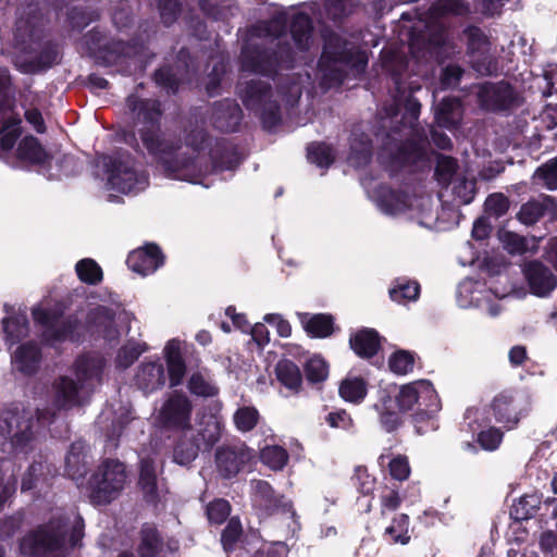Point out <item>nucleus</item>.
<instances>
[{"instance_id": "72a5a7b5", "label": "nucleus", "mask_w": 557, "mask_h": 557, "mask_svg": "<svg viewBox=\"0 0 557 557\" xmlns=\"http://www.w3.org/2000/svg\"><path fill=\"white\" fill-rule=\"evenodd\" d=\"M138 553L140 557H164V545L152 527L143 528Z\"/></svg>"}, {"instance_id": "2eb2a0df", "label": "nucleus", "mask_w": 557, "mask_h": 557, "mask_svg": "<svg viewBox=\"0 0 557 557\" xmlns=\"http://www.w3.org/2000/svg\"><path fill=\"white\" fill-rule=\"evenodd\" d=\"M191 404L182 394L173 393L159 411V420L166 426L185 429L189 425Z\"/></svg>"}, {"instance_id": "09e8293b", "label": "nucleus", "mask_w": 557, "mask_h": 557, "mask_svg": "<svg viewBox=\"0 0 557 557\" xmlns=\"http://www.w3.org/2000/svg\"><path fill=\"white\" fill-rule=\"evenodd\" d=\"M420 292V287L416 282L398 281L396 285L389 289L392 300L403 304L416 300Z\"/></svg>"}, {"instance_id": "3c124183", "label": "nucleus", "mask_w": 557, "mask_h": 557, "mask_svg": "<svg viewBox=\"0 0 557 557\" xmlns=\"http://www.w3.org/2000/svg\"><path fill=\"white\" fill-rule=\"evenodd\" d=\"M469 11L467 4L461 0H437L431 8L433 17L446 14L462 15Z\"/></svg>"}, {"instance_id": "a211bd4d", "label": "nucleus", "mask_w": 557, "mask_h": 557, "mask_svg": "<svg viewBox=\"0 0 557 557\" xmlns=\"http://www.w3.org/2000/svg\"><path fill=\"white\" fill-rule=\"evenodd\" d=\"M465 33L468 38V51L473 69L482 75L490 74L492 72V63L486 57L490 50V42L486 36L478 27H469Z\"/></svg>"}, {"instance_id": "79ce46f5", "label": "nucleus", "mask_w": 557, "mask_h": 557, "mask_svg": "<svg viewBox=\"0 0 557 557\" xmlns=\"http://www.w3.org/2000/svg\"><path fill=\"white\" fill-rule=\"evenodd\" d=\"M451 194L457 205H468L472 201L475 194V182L471 178L456 177L451 182Z\"/></svg>"}, {"instance_id": "bb28decb", "label": "nucleus", "mask_w": 557, "mask_h": 557, "mask_svg": "<svg viewBox=\"0 0 557 557\" xmlns=\"http://www.w3.org/2000/svg\"><path fill=\"white\" fill-rule=\"evenodd\" d=\"M40 362V351L36 344L21 345L12 355L13 368L23 373L32 374L37 371Z\"/></svg>"}, {"instance_id": "6e6d98bb", "label": "nucleus", "mask_w": 557, "mask_h": 557, "mask_svg": "<svg viewBox=\"0 0 557 557\" xmlns=\"http://www.w3.org/2000/svg\"><path fill=\"white\" fill-rule=\"evenodd\" d=\"M259 420V413L253 407H242L234 413V423L242 432L252 430Z\"/></svg>"}, {"instance_id": "0eeeda50", "label": "nucleus", "mask_w": 557, "mask_h": 557, "mask_svg": "<svg viewBox=\"0 0 557 557\" xmlns=\"http://www.w3.org/2000/svg\"><path fill=\"white\" fill-rule=\"evenodd\" d=\"M367 63L364 52L356 50L337 35H332L325 40L319 62L321 85L324 88L337 86L344 81L348 69L359 73Z\"/></svg>"}, {"instance_id": "dca6fc26", "label": "nucleus", "mask_w": 557, "mask_h": 557, "mask_svg": "<svg viewBox=\"0 0 557 557\" xmlns=\"http://www.w3.org/2000/svg\"><path fill=\"white\" fill-rule=\"evenodd\" d=\"M476 94L481 106L492 111L509 109L516 100L512 88L503 82L482 84Z\"/></svg>"}, {"instance_id": "ea45409f", "label": "nucleus", "mask_w": 557, "mask_h": 557, "mask_svg": "<svg viewBox=\"0 0 557 557\" xmlns=\"http://www.w3.org/2000/svg\"><path fill=\"white\" fill-rule=\"evenodd\" d=\"M367 394L366 382L361 377H347L339 386V395L350 403L361 401Z\"/></svg>"}, {"instance_id": "de8ad7c7", "label": "nucleus", "mask_w": 557, "mask_h": 557, "mask_svg": "<svg viewBox=\"0 0 557 557\" xmlns=\"http://www.w3.org/2000/svg\"><path fill=\"white\" fill-rule=\"evenodd\" d=\"M188 388L193 394L202 397L215 396L219 391L211 379L201 372L191 374L188 381Z\"/></svg>"}, {"instance_id": "f8f14e48", "label": "nucleus", "mask_w": 557, "mask_h": 557, "mask_svg": "<svg viewBox=\"0 0 557 557\" xmlns=\"http://www.w3.org/2000/svg\"><path fill=\"white\" fill-rule=\"evenodd\" d=\"M530 396L524 391H504L495 396L491 407L495 420L506 429H513L520 418L528 412Z\"/></svg>"}, {"instance_id": "864d4df0", "label": "nucleus", "mask_w": 557, "mask_h": 557, "mask_svg": "<svg viewBox=\"0 0 557 557\" xmlns=\"http://www.w3.org/2000/svg\"><path fill=\"white\" fill-rule=\"evenodd\" d=\"M388 366L391 371L396 374H407L413 369L414 357L407 350H398L391 356Z\"/></svg>"}, {"instance_id": "7ed1b4c3", "label": "nucleus", "mask_w": 557, "mask_h": 557, "mask_svg": "<svg viewBox=\"0 0 557 557\" xmlns=\"http://www.w3.org/2000/svg\"><path fill=\"white\" fill-rule=\"evenodd\" d=\"M61 314L60 308L48 311L38 306L33 309L34 320L40 325L44 339L50 344L66 339L76 341L86 334H98L109 344H115L120 337L117 323H126L129 320L127 313H120L115 318L110 309L90 304L65 320H61Z\"/></svg>"}, {"instance_id": "774afa93", "label": "nucleus", "mask_w": 557, "mask_h": 557, "mask_svg": "<svg viewBox=\"0 0 557 557\" xmlns=\"http://www.w3.org/2000/svg\"><path fill=\"white\" fill-rule=\"evenodd\" d=\"M388 468L391 475L398 481L407 480L410 474L409 462L405 456L393 458L388 463Z\"/></svg>"}, {"instance_id": "4d7b16f0", "label": "nucleus", "mask_w": 557, "mask_h": 557, "mask_svg": "<svg viewBox=\"0 0 557 557\" xmlns=\"http://www.w3.org/2000/svg\"><path fill=\"white\" fill-rule=\"evenodd\" d=\"M21 120L9 119L7 120L0 133V145L2 150L8 151L13 148L17 137L20 136Z\"/></svg>"}, {"instance_id": "e433bc0d", "label": "nucleus", "mask_w": 557, "mask_h": 557, "mask_svg": "<svg viewBox=\"0 0 557 557\" xmlns=\"http://www.w3.org/2000/svg\"><path fill=\"white\" fill-rule=\"evenodd\" d=\"M17 157L20 160L29 163H42L47 159V153L33 136L25 137L18 145Z\"/></svg>"}, {"instance_id": "58836bf2", "label": "nucleus", "mask_w": 557, "mask_h": 557, "mask_svg": "<svg viewBox=\"0 0 557 557\" xmlns=\"http://www.w3.org/2000/svg\"><path fill=\"white\" fill-rule=\"evenodd\" d=\"M302 324L305 330L315 337H326L333 329L332 318L326 314H314L312 317L304 314Z\"/></svg>"}, {"instance_id": "0e129e2a", "label": "nucleus", "mask_w": 557, "mask_h": 557, "mask_svg": "<svg viewBox=\"0 0 557 557\" xmlns=\"http://www.w3.org/2000/svg\"><path fill=\"white\" fill-rule=\"evenodd\" d=\"M242 534V525L238 519H230L222 533V544L225 550H232Z\"/></svg>"}, {"instance_id": "13d9d810", "label": "nucleus", "mask_w": 557, "mask_h": 557, "mask_svg": "<svg viewBox=\"0 0 557 557\" xmlns=\"http://www.w3.org/2000/svg\"><path fill=\"white\" fill-rule=\"evenodd\" d=\"M456 168H457V163L453 158L446 157V156H440L437 159V165H436V171H435L437 181L442 185L450 184L454 181L453 176L456 172Z\"/></svg>"}, {"instance_id": "4be33fe9", "label": "nucleus", "mask_w": 557, "mask_h": 557, "mask_svg": "<svg viewBox=\"0 0 557 557\" xmlns=\"http://www.w3.org/2000/svg\"><path fill=\"white\" fill-rule=\"evenodd\" d=\"M127 265L134 272L141 275L153 273L163 263V256L158 246L153 244L146 245L132 251L127 257Z\"/></svg>"}, {"instance_id": "4c0bfd02", "label": "nucleus", "mask_w": 557, "mask_h": 557, "mask_svg": "<svg viewBox=\"0 0 557 557\" xmlns=\"http://www.w3.org/2000/svg\"><path fill=\"white\" fill-rule=\"evenodd\" d=\"M278 381L287 388L297 392L302 379L299 368L289 360H282L276 366Z\"/></svg>"}, {"instance_id": "f3484780", "label": "nucleus", "mask_w": 557, "mask_h": 557, "mask_svg": "<svg viewBox=\"0 0 557 557\" xmlns=\"http://www.w3.org/2000/svg\"><path fill=\"white\" fill-rule=\"evenodd\" d=\"M523 274L533 295L548 296L557 286V277L549 268L539 261H530L523 267Z\"/></svg>"}, {"instance_id": "6e6552de", "label": "nucleus", "mask_w": 557, "mask_h": 557, "mask_svg": "<svg viewBox=\"0 0 557 557\" xmlns=\"http://www.w3.org/2000/svg\"><path fill=\"white\" fill-rule=\"evenodd\" d=\"M253 505L267 515H275V520L283 525V536L294 537L300 530V522L293 503L283 496H275L271 485L265 481H252Z\"/></svg>"}, {"instance_id": "37998d69", "label": "nucleus", "mask_w": 557, "mask_h": 557, "mask_svg": "<svg viewBox=\"0 0 557 557\" xmlns=\"http://www.w3.org/2000/svg\"><path fill=\"white\" fill-rule=\"evenodd\" d=\"M535 184L542 185L549 190L557 189V157L548 160L540 166L534 175Z\"/></svg>"}, {"instance_id": "423d86ee", "label": "nucleus", "mask_w": 557, "mask_h": 557, "mask_svg": "<svg viewBox=\"0 0 557 557\" xmlns=\"http://www.w3.org/2000/svg\"><path fill=\"white\" fill-rule=\"evenodd\" d=\"M104 360L99 355H86L75 362V380L61 376L53 385L54 405L71 408L82 405L100 383Z\"/></svg>"}, {"instance_id": "69168bd1", "label": "nucleus", "mask_w": 557, "mask_h": 557, "mask_svg": "<svg viewBox=\"0 0 557 557\" xmlns=\"http://www.w3.org/2000/svg\"><path fill=\"white\" fill-rule=\"evenodd\" d=\"M288 546L282 542L265 543L251 557H287Z\"/></svg>"}, {"instance_id": "cd10ccee", "label": "nucleus", "mask_w": 557, "mask_h": 557, "mask_svg": "<svg viewBox=\"0 0 557 557\" xmlns=\"http://www.w3.org/2000/svg\"><path fill=\"white\" fill-rule=\"evenodd\" d=\"M462 109L461 103L456 98H445L438 104L435 119L441 127L451 129L461 121Z\"/></svg>"}, {"instance_id": "9b49d317", "label": "nucleus", "mask_w": 557, "mask_h": 557, "mask_svg": "<svg viewBox=\"0 0 557 557\" xmlns=\"http://www.w3.org/2000/svg\"><path fill=\"white\" fill-rule=\"evenodd\" d=\"M509 295L507 289H485L479 282L463 281L458 287V304L462 308H481L491 317H497L502 307L493 297L502 299Z\"/></svg>"}, {"instance_id": "a878e982", "label": "nucleus", "mask_w": 557, "mask_h": 557, "mask_svg": "<svg viewBox=\"0 0 557 557\" xmlns=\"http://www.w3.org/2000/svg\"><path fill=\"white\" fill-rule=\"evenodd\" d=\"M375 202L381 211L391 215L403 213L412 206L407 195L384 186L377 190Z\"/></svg>"}, {"instance_id": "8fccbe9b", "label": "nucleus", "mask_w": 557, "mask_h": 557, "mask_svg": "<svg viewBox=\"0 0 557 557\" xmlns=\"http://www.w3.org/2000/svg\"><path fill=\"white\" fill-rule=\"evenodd\" d=\"M308 160L319 168H327L334 161V153L330 146L314 143L308 147Z\"/></svg>"}, {"instance_id": "20e7f679", "label": "nucleus", "mask_w": 557, "mask_h": 557, "mask_svg": "<svg viewBox=\"0 0 557 557\" xmlns=\"http://www.w3.org/2000/svg\"><path fill=\"white\" fill-rule=\"evenodd\" d=\"M384 66L393 73L397 95L394 103L384 108L383 127H386L387 120L391 123L398 122L400 108L405 110L400 120L401 126L394 127L387 134L389 141L386 144L385 150L392 154L391 162L393 164L400 166L417 164L425 160L429 145L426 138L414 128L420 114V103L412 97V92L420 89V86H410V92L407 95L406 87L398 78L399 73L388 62H385Z\"/></svg>"}, {"instance_id": "c756f323", "label": "nucleus", "mask_w": 557, "mask_h": 557, "mask_svg": "<svg viewBox=\"0 0 557 557\" xmlns=\"http://www.w3.org/2000/svg\"><path fill=\"white\" fill-rule=\"evenodd\" d=\"M85 449L84 443L76 442L71 446L65 458V471L75 481L83 479L87 471Z\"/></svg>"}, {"instance_id": "603ef678", "label": "nucleus", "mask_w": 557, "mask_h": 557, "mask_svg": "<svg viewBox=\"0 0 557 557\" xmlns=\"http://www.w3.org/2000/svg\"><path fill=\"white\" fill-rule=\"evenodd\" d=\"M541 500L536 494L524 495L513 506L516 519L525 520L531 518L540 508Z\"/></svg>"}, {"instance_id": "e2e57ef3", "label": "nucleus", "mask_w": 557, "mask_h": 557, "mask_svg": "<svg viewBox=\"0 0 557 557\" xmlns=\"http://www.w3.org/2000/svg\"><path fill=\"white\" fill-rule=\"evenodd\" d=\"M509 209V201L507 197L502 194L490 195L485 200V210L490 215L499 218L504 215Z\"/></svg>"}, {"instance_id": "a19ab883", "label": "nucleus", "mask_w": 557, "mask_h": 557, "mask_svg": "<svg viewBox=\"0 0 557 557\" xmlns=\"http://www.w3.org/2000/svg\"><path fill=\"white\" fill-rule=\"evenodd\" d=\"M409 517L400 513L393 519V523L385 529L384 535L392 543L407 544L410 540L408 535Z\"/></svg>"}, {"instance_id": "7c9ffc66", "label": "nucleus", "mask_w": 557, "mask_h": 557, "mask_svg": "<svg viewBox=\"0 0 557 557\" xmlns=\"http://www.w3.org/2000/svg\"><path fill=\"white\" fill-rule=\"evenodd\" d=\"M379 345V334L374 330H361L350 337V346L360 357H372L376 354Z\"/></svg>"}, {"instance_id": "393cba45", "label": "nucleus", "mask_w": 557, "mask_h": 557, "mask_svg": "<svg viewBox=\"0 0 557 557\" xmlns=\"http://www.w3.org/2000/svg\"><path fill=\"white\" fill-rule=\"evenodd\" d=\"M163 355L166 361L170 386H178L185 376L186 364L182 356V343L178 339H170L164 349Z\"/></svg>"}, {"instance_id": "c9c22d12", "label": "nucleus", "mask_w": 557, "mask_h": 557, "mask_svg": "<svg viewBox=\"0 0 557 557\" xmlns=\"http://www.w3.org/2000/svg\"><path fill=\"white\" fill-rule=\"evenodd\" d=\"M348 162L356 168L368 164L371 159V146L368 136L361 134L359 137L354 135Z\"/></svg>"}, {"instance_id": "2f4dec72", "label": "nucleus", "mask_w": 557, "mask_h": 557, "mask_svg": "<svg viewBox=\"0 0 557 557\" xmlns=\"http://www.w3.org/2000/svg\"><path fill=\"white\" fill-rule=\"evenodd\" d=\"M223 431L221 419L214 414L202 417L198 434L195 435L206 447L213 446L220 441Z\"/></svg>"}, {"instance_id": "39448f33", "label": "nucleus", "mask_w": 557, "mask_h": 557, "mask_svg": "<svg viewBox=\"0 0 557 557\" xmlns=\"http://www.w3.org/2000/svg\"><path fill=\"white\" fill-rule=\"evenodd\" d=\"M72 516V521L70 518L54 517L48 523L28 533L21 541V553L28 557H67L65 534L71 531L72 547L78 546L84 536L82 517L76 513Z\"/></svg>"}, {"instance_id": "5fc2aeb1", "label": "nucleus", "mask_w": 557, "mask_h": 557, "mask_svg": "<svg viewBox=\"0 0 557 557\" xmlns=\"http://www.w3.org/2000/svg\"><path fill=\"white\" fill-rule=\"evenodd\" d=\"M305 371L308 381L312 383L324 381L329 374L327 364L320 356H312L306 362Z\"/></svg>"}, {"instance_id": "a18cd8bd", "label": "nucleus", "mask_w": 557, "mask_h": 557, "mask_svg": "<svg viewBox=\"0 0 557 557\" xmlns=\"http://www.w3.org/2000/svg\"><path fill=\"white\" fill-rule=\"evenodd\" d=\"M7 342L13 345L28 334V326L25 315H16L3 321Z\"/></svg>"}, {"instance_id": "412c9836", "label": "nucleus", "mask_w": 557, "mask_h": 557, "mask_svg": "<svg viewBox=\"0 0 557 557\" xmlns=\"http://www.w3.org/2000/svg\"><path fill=\"white\" fill-rule=\"evenodd\" d=\"M9 416L4 419V426H0V435H4V433H11L14 428H16V432L12 435L11 445L15 450L23 451L26 445L32 440L30 428H32V419L30 413H26L23 410V417H20V412L16 409L15 411H10Z\"/></svg>"}, {"instance_id": "b1692460", "label": "nucleus", "mask_w": 557, "mask_h": 557, "mask_svg": "<svg viewBox=\"0 0 557 557\" xmlns=\"http://www.w3.org/2000/svg\"><path fill=\"white\" fill-rule=\"evenodd\" d=\"M240 120L242 110L235 101L225 99L214 104L211 121L215 128L222 132H234Z\"/></svg>"}, {"instance_id": "680f3d73", "label": "nucleus", "mask_w": 557, "mask_h": 557, "mask_svg": "<svg viewBox=\"0 0 557 557\" xmlns=\"http://www.w3.org/2000/svg\"><path fill=\"white\" fill-rule=\"evenodd\" d=\"M357 4V0H325V10L333 18H339L349 14Z\"/></svg>"}, {"instance_id": "9d476101", "label": "nucleus", "mask_w": 557, "mask_h": 557, "mask_svg": "<svg viewBox=\"0 0 557 557\" xmlns=\"http://www.w3.org/2000/svg\"><path fill=\"white\" fill-rule=\"evenodd\" d=\"M107 166V188L120 194H132L144 190L148 185V176L139 171L129 156L113 159L103 158Z\"/></svg>"}, {"instance_id": "4468645a", "label": "nucleus", "mask_w": 557, "mask_h": 557, "mask_svg": "<svg viewBox=\"0 0 557 557\" xmlns=\"http://www.w3.org/2000/svg\"><path fill=\"white\" fill-rule=\"evenodd\" d=\"M252 457V450L244 444L220 447L215 454L216 470L223 478L235 476Z\"/></svg>"}, {"instance_id": "c03bdc74", "label": "nucleus", "mask_w": 557, "mask_h": 557, "mask_svg": "<svg viewBox=\"0 0 557 557\" xmlns=\"http://www.w3.org/2000/svg\"><path fill=\"white\" fill-rule=\"evenodd\" d=\"M260 457L262 462L274 471L282 470L288 461L287 451L277 445L265 446L261 450Z\"/></svg>"}, {"instance_id": "6ab92c4d", "label": "nucleus", "mask_w": 557, "mask_h": 557, "mask_svg": "<svg viewBox=\"0 0 557 557\" xmlns=\"http://www.w3.org/2000/svg\"><path fill=\"white\" fill-rule=\"evenodd\" d=\"M545 215L550 220L557 219V201L552 196L542 195L523 203L517 219L524 225H532Z\"/></svg>"}, {"instance_id": "052dcab7", "label": "nucleus", "mask_w": 557, "mask_h": 557, "mask_svg": "<svg viewBox=\"0 0 557 557\" xmlns=\"http://www.w3.org/2000/svg\"><path fill=\"white\" fill-rule=\"evenodd\" d=\"M231 513V506L224 499H215L207 506V516L211 523L221 524Z\"/></svg>"}, {"instance_id": "ddd939ff", "label": "nucleus", "mask_w": 557, "mask_h": 557, "mask_svg": "<svg viewBox=\"0 0 557 557\" xmlns=\"http://www.w3.org/2000/svg\"><path fill=\"white\" fill-rule=\"evenodd\" d=\"M397 403L405 411L413 409L416 405L423 406L429 413H435L441 409V400L428 380H419L401 386Z\"/></svg>"}, {"instance_id": "bf43d9fd", "label": "nucleus", "mask_w": 557, "mask_h": 557, "mask_svg": "<svg viewBox=\"0 0 557 557\" xmlns=\"http://www.w3.org/2000/svg\"><path fill=\"white\" fill-rule=\"evenodd\" d=\"M499 238L510 253H523L529 250V240L512 232H502Z\"/></svg>"}, {"instance_id": "1a4fd4ad", "label": "nucleus", "mask_w": 557, "mask_h": 557, "mask_svg": "<svg viewBox=\"0 0 557 557\" xmlns=\"http://www.w3.org/2000/svg\"><path fill=\"white\" fill-rule=\"evenodd\" d=\"M128 474L123 462L116 459H106L92 474L90 484V500L95 505H107L116 499L125 488Z\"/></svg>"}, {"instance_id": "f03ea898", "label": "nucleus", "mask_w": 557, "mask_h": 557, "mask_svg": "<svg viewBox=\"0 0 557 557\" xmlns=\"http://www.w3.org/2000/svg\"><path fill=\"white\" fill-rule=\"evenodd\" d=\"M292 62L289 49L280 50V57L274 59L267 51L247 46L242 52V81L238 84V95L247 110L257 115L263 126L273 128L281 122V97L286 106H294L301 96L298 83H292L286 90L274 95L270 85L260 78H248L251 74H270L276 66H289Z\"/></svg>"}, {"instance_id": "5701e85b", "label": "nucleus", "mask_w": 557, "mask_h": 557, "mask_svg": "<svg viewBox=\"0 0 557 557\" xmlns=\"http://www.w3.org/2000/svg\"><path fill=\"white\" fill-rule=\"evenodd\" d=\"M164 366L160 360L141 362L135 375V383L144 393H152L164 386Z\"/></svg>"}, {"instance_id": "c85d7f7f", "label": "nucleus", "mask_w": 557, "mask_h": 557, "mask_svg": "<svg viewBox=\"0 0 557 557\" xmlns=\"http://www.w3.org/2000/svg\"><path fill=\"white\" fill-rule=\"evenodd\" d=\"M200 449L199 440L189 431L185 432L174 447L173 460L181 466L190 465Z\"/></svg>"}, {"instance_id": "49530a36", "label": "nucleus", "mask_w": 557, "mask_h": 557, "mask_svg": "<svg viewBox=\"0 0 557 557\" xmlns=\"http://www.w3.org/2000/svg\"><path fill=\"white\" fill-rule=\"evenodd\" d=\"M78 278L87 284H97L102 280V270L98 263L89 258L82 259L75 265Z\"/></svg>"}, {"instance_id": "473e14b6", "label": "nucleus", "mask_w": 557, "mask_h": 557, "mask_svg": "<svg viewBox=\"0 0 557 557\" xmlns=\"http://www.w3.org/2000/svg\"><path fill=\"white\" fill-rule=\"evenodd\" d=\"M311 21L308 15L299 13L294 16L290 34L299 50H308L311 46Z\"/></svg>"}, {"instance_id": "aec40b11", "label": "nucleus", "mask_w": 557, "mask_h": 557, "mask_svg": "<svg viewBox=\"0 0 557 557\" xmlns=\"http://www.w3.org/2000/svg\"><path fill=\"white\" fill-rule=\"evenodd\" d=\"M138 485L147 503L157 504L164 494V485L157 476L153 458L140 459Z\"/></svg>"}, {"instance_id": "f704fd0d", "label": "nucleus", "mask_w": 557, "mask_h": 557, "mask_svg": "<svg viewBox=\"0 0 557 557\" xmlns=\"http://www.w3.org/2000/svg\"><path fill=\"white\" fill-rule=\"evenodd\" d=\"M147 350L148 346L145 342L128 339L117 351L115 358L116 367L122 369L128 368Z\"/></svg>"}, {"instance_id": "338daca9", "label": "nucleus", "mask_w": 557, "mask_h": 557, "mask_svg": "<svg viewBox=\"0 0 557 557\" xmlns=\"http://www.w3.org/2000/svg\"><path fill=\"white\" fill-rule=\"evenodd\" d=\"M503 440V433L495 428H490L481 431L478 435V441L483 449L495 450Z\"/></svg>"}, {"instance_id": "f257e3e1", "label": "nucleus", "mask_w": 557, "mask_h": 557, "mask_svg": "<svg viewBox=\"0 0 557 557\" xmlns=\"http://www.w3.org/2000/svg\"><path fill=\"white\" fill-rule=\"evenodd\" d=\"M127 107L134 115L135 132L158 168L171 178L194 184L201 183L200 178L210 172L209 168L203 165L205 156L200 154L206 140L203 131L200 128L190 131L186 136L185 146L176 147L160 131L162 111L159 101L140 100L129 96Z\"/></svg>"}]
</instances>
